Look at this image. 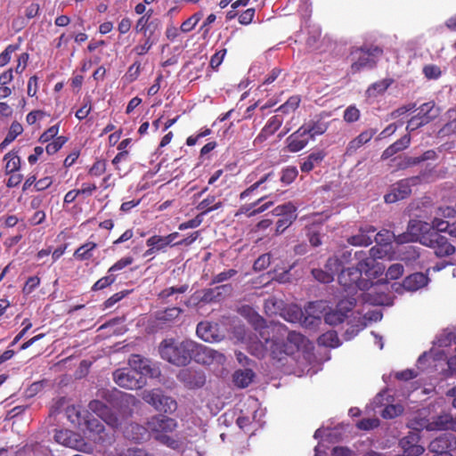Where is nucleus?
Returning <instances> with one entry per match:
<instances>
[{
	"label": "nucleus",
	"mask_w": 456,
	"mask_h": 456,
	"mask_svg": "<svg viewBox=\"0 0 456 456\" xmlns=\"http://www.w3.org/2000/svg\"><path fill=\"white\" fill-rule=\"evenodd\" d=\"M430 420L426 418L421 412L415 415L408 422V428L411 432L419 433V431L427 429L429 430Z\"/></svg>",
	"instance_id": "58836bf2"
},
{
	"label": "nucleus",
	"mask_w": 456,
	"mask_h": 456,
	"mask_svg": "<svg viewBox=\"0 0 456 456\" xmlns=\"http://www.w3.org/2000/svg\"><path fill=\"white\" fill-rule=\"evenodd\" d=\"M354 302L352 299L347 301H341L338 305V309L333 310L329 313H326L324 315L325 322L335 326L344 322L346 317V312L350 311L354 306Z\"/></svg>",
	"instance_id": "412c9836"
},
{
	"label": "nucleus",
	"mask_w": 456,
	"mask_h": 456,
	"mask_svg": "<svg viewBox=\"0 0 456 456\" xmlns=\"http://www.w3.org/2000/svg\"><path fill=\"white\" fill-rule=\"evenodd\" d=\"M148 247L155 248L157 251L167 248L163 236L153 235L146 240Z\"/></svg>",
	"instance_id": "bf43d9fd"
},
{
	"label": "nucleus",
	"mask_w": 456,
	"mask_h": 456,
	"mask_svg": "<svg viewBox=\"0 0 456 456\" xmlns=\"http://www.w3.org/2000/svg\"><path fill=\"white\" fill-rule=\"evenodd\" d=\"M116 456H154L142 448H128L117 453Z\"/></svg>",
	"instance_id": "0e129e2a"
},
{
	"label": "nucleus",
	"mask_w": 456,
	"mask_h": 456,
	"mask_svg": "<svg viewBox=\"0 0 456 456\" xmlns=\"http://www.w3.org/2000/svg\"><path fill=\"white\" fill-rule=\"evenodd\" d=\"M19 48L17 45H9L1 53H0V67L5 66L11 60V55Z\"/></svg>",
	"instance_id": "680f3d73"
},
{
	"label": "nucleus",
	"mask_w": 456,
	"mask_h": 456,
	"mask_svg": "<svg viewBox=\"0 0 456 456\" xmlns=\"http://www.w3.org/2000/svg\"><path fill=\"white\" fill-rule=\"evenodd\" d=\"M253 321L256 331L254 334L256 341L251 342L249 349L258 358L270 352L273 358L281 360L283 355H291L306 346L308 340L298 332L288 331L281 324L265 327L264 319L257 314L253 316Z\"/></svg>",
	"instance_id": "f257e3e1"
},
{
	"label": "nucleus",
	"mask_w": 456,
	"mask_h": 456,
	"mask_svg": "<svg viewBox=\"0 0 456 456\" xmlns=\"http://www.w3.org/2000/svg\"><path fill=\"white\" fill-rule=\"evenodd\" d=\"M422 72L425 77L429 80H436L442 76V70L440 67L435 64L425 65L422 69Z\"/></svg>",
	"instance_id": "3c124183"
},
{
	"label": "nucleus",
	"mask_w": 456,
	"mask_h": 456,
	"mask_svg": "<svg viewBox=\"0 0 456 456\" xmlns=\"http://www.w3.org/2000/svg\"><path fill=\"white\" fill-rule=\"evenodd\" d=\"M283 317L289 322L305 323L307 317H305L302 309L297 305H292L287 307L284 311Z\"/></svg>",
	"instance_id": "f704fd0d"
},
{
	"label": "nucleus",
	"mask_w": 456,
	"mask_h": 456,
	"mask_svg": "<svg viewBox=\"0 0 456 456\" xmlns=\"http://www.w3.org/2000/svg\"><path fill=\"white\" fill-rule=\"evenodd\" d=\"M142 398L159 411L171 414L177 409L176 401L171 396L163 395L159 389L144 390Z\"/></svg>",
	"instance_id": "1a4fd4ad"
},
{
	"label": "nucleus",
	"mask_w": 456,
	"mask_h": 456,
	"mask_svg": "<svg viewBox=\"0 0 456 456\" xmlns=\"http://www.w3.org/2000/svg\"><path fill=\"white\" fill-rule=\"evenodd\" d=\"M351 252L346 250L342 253L341 258H339L337 256L330 257L325 265V269H328L330 272H332L334 275L341 269L343 265L349 260Z\"/></svg>",
	"instance_id": "e433bc0d"
},
{
	"label": "nucleus",
	"mask_w": 456,
	"mask_h": 456,
	"mask_svg": "<svg viewBox=\"0 0 456 456\" xmlns=\"http://www.w3.org/2000/svg\"><path fill=\"white\" fill-rule=\"evenodd\" d=\"M392 238H395V240H396V236L394 233H390L387 230L381 231L374 236L375 241L380 245L388 244L391 241Z\"/></svg>",
	"instance_id": "69168bd1"
},
{
	"label": "nucleus",
	"mask_w": 456,
	"mask_h": 456,
	"mask_svg": "<svg viewBox=\"0 0 456 456\" xmlns=\"http://www.w3.org/2000/svg\"><path fill=\"white\" fill-rule=\"evenodd\" d=\"M387 404L385 406V408L380 411L381 416L384 419H393L398 415H400L403 409L399 404H388V398L386 399Z\"/></svg>",
	"instance_id": "09e8293b"
},
{
	"label": "nucleus",
	"mask_w": 456,
	"mask_h": 456,
	"mask_svg": "<svg viewBox=\"0 0 456 456\" xmlns=\"http://www.w3.org/2000/svg\"><path fill=\"white\" fill-rule=\"evenodd\" d=\"M147 426L149 431L158 442L172 449L179 448V441L168 435L177 428V421L175 419L159 414L151 417L147 421Z\"/></svg>",
	"instance_id": "20e7f679"
},
{
	"label": "nucleus",
	"mask_w": 456,
	"mask_h": 456,
	"mask_svg": "<svg viewBox=\"0 0 456 456\" xmlns=\"http://www.w3.org/2000/svg\"><path fill=\"white\" fill-rule=\"evenodd\" d=\"M196 333L199 338L206 342H216L219 340V336L211 324L208 322H200L196 329Z\"/></svg>",
	"instance_id": "473e14b6"
},
{
	"label": "nucleus",
	"mask_w": 456,
	"mask_h": 456,
	"mask_svg": "<svg viewBox=\"0 0 456 456\" xmlns=\"http://www.w3.org/2000/svg\"><path fill=\"white\" fill-rule=\"evenodd\" d=\"M392 83L393 79L391 78H385L376 83H373L368 87L366 94L369 97H377L378 95L385 93Z\"/></svg>",
	"instance_id": "ea45409f"
},
{
	"label": "nucleus",
	"mask_w": 456,
	"mask_h": 456,
	"mask_svg": "<svg viewBox=\"0 0 456 456\" xmlns=\"http://www.w3.org/2000/svg\"><path fill=\"white\" fill-rule=\"evenodd\" d=\"M431 232L430 224L420 220H411L409 222L407 231L396 235V242L403 244L419 241L423 244V240H429L431 238Z\"/></svg>",
	"instance_id": "0eeeda50"
},
{
	"label": "nucleus",
	"mask_w": 456,
	"mask_h": 456,
	"mask_svg": "<svg viewBox=\"0 0 456 456\" xmlns=\"http://www.w3.org/2000/svg\"><path fill=\"white\" fill-rule=\"evenodd\" d=\"M195 342L190 339L178 342L173 338L163 340L159 347L162 359L177 366H185L191 360Z\"/></svg>",
	"instance_id": "7ed1b4c3"
},
{
	"label": "nucleus",
	"mask_w": 456,
	"mask_h": 456,
	"mask_svg": "<svg viewBox=\"0 0 456 456\" xmlns=\"http://www.w3.org/2000/svg\"><path fill=\"white\" fill-rule=\"evenodd\" d=\"M376 133L377 130L373 128L362 131L358 136L349 142L346 153L353 154L360 147L370 142Z\"/></svg>",
	"instance_id": "c85d7f7f"
},
{
	"label": "nucleus",
	"mask_w": 456,
	"mask_h": 456,
	"mask_svg": "<svg viewBox=\"0 0 456 456\" xmlns=\"http://www.w3.org/2000/svg\"><path fill=\"white\" fill-rule=\"evenodd\" d=\"M145 38V41L142 45H136L134 47V52L138 55H143L149 52V50L151 48V46L155 44L156 38L154 36V30H151L149 33V36L143 37Z\"/></svg>",
	"instance_id": "de8ad7c7"
},
{
	"label": "nucleus",
	"mask_w": 456,
	"mask_h": 456,
	"mask_svg": "<svg viewBox=\"0 0 456 456\" xmlns=\"http://www.w3.org/2000/svg\"><path fill=\"white\" fill-rule=\"evenodd\" d=\"M414 178L403 179L393 185L391 191L385 195L387 203H394L407 198L411 192V184Z\"/></svg>",
	"instance_id": "aec40b11"
},
{
	"label": "nucleus",
	"mask_w": 456,
	"mask_h": 456,
	"mask_svg": "<svg viewBox=\"0 0 456 456\" xmlns=\"http://www.w3.org/2000/svg\"><path fill=\"white\" fill-rule=\"evenodd\" d=\"M22 132V126L19 122L14 121L12 123L5 137L8 138V141L13 142L16 139V137L20 135Z\"/></svg>",
	"instance_id": "338daca9"
},
{
	"label": "nucleus",
	"mask_w": 456,
	"mask_h": 456,
	"mask_svg": "<svg viewBox=\"0 0 456 456\" xmlns=\"http://www.w3.org/2000/svg\"><path fill=\"white\" fill-rule=\"evenodd\" d=\"M361 277L359 270L355 267H348L341 270L338 274V282L348 294L356 292L357 289L369 290L364 299L372 305H382L391 304L389 297L383 290H380V288L383 286L382 284L371 283L370 285L369 281L361 279Z\"/></svg>",
	"instance_id": "f03ea898"
},
{
	"label": "nucleus",
	"mask_w": 456,
	"mask_h": 456,
	"mask_svg": "<svg viewBox=\"0 0 456 456\" xmlns=\"http://www.w3.org/2000/svg\"><path fill=\"white\" fill-rule=\"evenodd\" d=\"M297 175V170L296 167H287L282 171V175L281 177V182L289 184L292 183Z\"/></svg>",
	"instance_id": "774afa93"
},
{
	"label": "nucleus",
	"mask_w": 456,
	"mask_h": 456,
	"mask_svg": "<svg viewBox=\"0 0 456 456\" xmlns=\"http://www.w3.org/2000/svg\"><path fill=\"white\" fill-rule=\"evenodd\" d=\"M301 102V99L298 95H293L289 97L286 102H284L282 105H281L275 112L278 114L282 115L284 118V115H289L290 113H293L299 106Z\"/></svg>",
	"instance_id": "a19ab883"
},
{
	"label": "nucleus",
	"mask_w": 456,
	"mask_h": 456,
	"mask_svg": "<svg viewBox=\"0 0 456 456\" xmlns=\"http://www.w3.org/2000/svg\"><path fill=\"white\" fill-rule=\"evenodd\" d=\"M159 20H150L149 16H141L136 21L134 29L137 33L142 34L143 37L149 36L151 30H156L158 28Z\"/></svg>",
	"instance_id": "72a5a7b5"
},
{
	"label": "nucleus",
	"mask_w": 456,
	"mask_h": 456,
	"mask_svg": "<svg viewBox=\"0 0 456 456\" xmlns=\"http://www.w3.org/2000/svg\"><path fill=\"white\" fill-rule=\"evenodd\" d=\"M4 161L6 162L5 164V174H12L16 171H18L20 167V159L17 155V153L13 151H9L4 156Z\"/></svg>",
	"instance_id": "79ce46f5"
},
{
	"label": "nucleus",
	"mask_w": 456,
	"mask_h": 456,
	"mask_svg": "<svg viewBox=\"0 0 456 456\" xmlns=\"http://www.w3.org/2000/svg\"><path fill=\"white\" fill-rule=\"evenodd\" d=\"M88 408L112 428H118L121 426V419L111 412L110 408L101 401H91L88 404Z\"/></svg>",
	"instance_id": "dca6fc26"
},
{
	"label": "nucleus",
	"mask_w": 456,
	"mask_h": 456,
	"mask_svg": "<svg viewBox=\"0 0 456 456\" xmlns=\"http://www.w3.org/2000/svg\"><path fill=\"white\" fill-rule=\"evenodd\" d=\"M116 280L114 274L109 273L108 275L98 280L93 286V290H101L111 285Z\"/></svg>",
	"instance_id": "4d7b16f0"
},
{
	"label": "nucleus",
	"mask_w": 456,
	"mask_h": 456,
	"mask_svg": "<svg viewBox=\"0 0 456 456\" xmlns=\"http://www.w3.org/2000/svg\"><path fill=\"white\" fill-rule=\"evenodd\" d=\"M423 245L433 248L439 257L448 256L455 252V247L449 242L448 239L436 232H432L431 238L429 240H423Z\"/></svg>",
	"instance_id": "ddd939ff"
},
{
	"label": "nucleus",
	"mask_w": 456,
	"mask_h": 456,
	"mask_svg": "<svg viewBox=\"0 0 456 456\" xmlns=\"http://www.w3.org/2000/svg\"><path fill=\"white\" fill-rule=\"evenodd\" d=\"M417 115L413 116L407 124L406 130L412 132L436 119L440 115V108L434 102H428L421 104L418 109Z\"/></svg>",
	"instance_id": "6e6552de"
},
{
	"label": "nucleus",
	"mask_w": 456,
	"mask_h": 456,
	"mask_svg": "<svg viewBox=\"0 0 456 456\" xmlns=\"http://www.w3.org/2000/svg\"><path fill=\"white\" fill-rule=\"evenodd\" d=\"M54 439L58 444L67 447L76 449L81 452H86L87 444L84 442L78 434L70 430H59L54 435Z\"/></svg>",
	"instance_id": "a211bd4d"
},
{
	"label": "nucleus",
	"mask_w": 456,
	"mask_h": 456,
	"mask_svg": "<svg viewBox=\"0 0 456 456\" xmlns=\"http://www.w3.org/2000/svg\"><path fill=\"white\" fill-rule=\"evenodd\" d=\"M319 343L329 347H338L339 339L334 331H328L319 338Z\"/></svg>",
	"instance_id": "8fccbe9b"
},
{
	"label": "nucleus",
	"mask_w": 456,
	"mask_h": 456,
	"mask_svg": "<svg viewBox=\"0 0 456 456\" xmlns=\"http://www.w3.org/2000/svg\"><path fill=\"white\" fill-rule=\"evenodd\" d=\"M311 140L300 126L297 131L289 135L286 139L287 150L289 152H298L305 149Z\"/></svg>",
	"instance_id": "5701e85b"
},
{
	"label": "nucleus",
	"mask_w": 456,
	"mask_h": 456,
	"mask_svg": "<svg viewBox=\"0 0 456 456\" xmlns=\"http://www.w3.org/2000/svg\"><path fill=\"white\" fill-rule=\"evenodd\" d=\"M133 261H134V259L131 256L123 257V258L119 259L118 261H117L113 265H111L109 268L108 273L113 274L114 273H116L118 271H121L125 267L130 265L133 263Z\"/></svg>",
	"instance_id": "13d9d810"
},
{
	"label": "nucleus",
	"mask_w": 456,
	"mask_h": 456,
	"mask_svg": "<svg viewBox=\"0 0 456 456\" xmlns=\"http://www.w3.org/2000/svg\"><path fill=\"white\" fill-rule=\"evenodd\" d=\"M326 153L323 151H315L308 155L306 159L303 160L300 165V169L302 172L309 173L315 167L319 166L323 159L325 158Z\"/></svg>",
	"instance_id": "c756f323"
},
{
	"label": "nucleus",
	"mask_w": 456,
	"mask_h": 456,
	"mask_svg": "<svg viewBox=\"0 0 456 456\" xmlns=\"http://www.w3.org/2000/svg\"><path fill=\"white\" fill-rule=\"evenodd\" d=\"M273 174L272 172L263 175L258 181L254 183L252 185H250L248 188H247L245 191H243L240 193V200H244L247 197H248L249 195H251L256 190L260 188L264 183L271 181L273 179Z\"/></svg>",
	"instance_id": "49530a36"
},
{
	"label": "nucleus",
	"mask_w": 456,
	"mask_h": 456,
	"mask_svg": "<svg viewBox=\"0 0 456 456\" xmlns=\"http://www.w3.org/2000/svg\"><path fill=\"white\" fill-rule=\"evenodd\" d=\"M453 435L444 434L434 440L428 445V450L434 454L450 453L453 450Z\"/></svg>",
	"instance_id": "b1692460"
},
{
	"label": "nucleus",
	"mask_w": 456,
	"mask_h": 456,
	"mask_svg": "<svg viewBox=\"0 0 456 456\" xmlns=\"http://www.w3.org/2000/svg\"><path fill=\"white\" fill-rule=\"evenodd\" d=\"M301 127L311 140H314L316 136L323 134L328 130L329 123L320 117H315L305 121Z\"/></svg>",
	"instance_id": "4be33fe9"
},
{
	"label": "nucleus",
	"mask_w": 456,
	"mask_h": 456,
	"mask_svg": "<svg viewBox=\"0 0 456 456\" xmlns=\"http://www.w3.org/2000/svg\"><path fill=\"white\" fill-rule=\"evenodd\" d=\"M177 379L189 389L200 388L206 383L205 373L191 368L181 370L177 374Z\"/></svg>",
	"instance_id": "2eb2a0df"
},
{
	"label": "nucleus",
	"mask_w": 456,
	"mask_h": 456,
	"mask_svg": "<svg viewBox=\"0 0 456 456\" xmlns=\"http://www.w3.org/2000/svg\"><path fill=\"white\" fill-rule=\"evenodd\" d=\"M375 232V227L371 225L361 227L359 233L349 237L347 241L354 246H369L372 243V238Z\"/></svg>",
	"instance_id": "a878e982"
},
{
	"label": "nucleus",
	"mask_w": 456,
	"mask_h": 456,
	"mask_svg": "<svg viewBox=\"0 0 456 456\" xmlns=\"http://www.w3.org/2000/svg\"><path fill=\"white\" fill-rule=\"evenodd\" d=\"M411 143V136L409 134L403 135L402 138L388 146L381 155L382 159H387L399 151L408 148Z\"/></svg>",
	"instance_id": "7c9ffc66"
},
{
	"label": "nucleus",
	"mask_w": 456,
	"mask_h": 456,
	"mask_svg": "<svg viewBox=\"0 0 456 456\" xmlns=\"http://www.w3.org/2000/svg\"><path fill=\"white\" fill-rule=\"evenodd\" d=\"M360 110L354 106H348L344 111V120L347 123L356 122L360 118Z\"/></svg>",
	"instance_id": "5fc2aeb1"
},
{
	"label": "nucleus",
	"mask_w": 456,
	"mask_h": 456,
	"mask_svg": "<svg viewBox=\"0 0 456 456\" xmlns=\"http://www.w3.org/2000/svg\"><path fill=\"white\" fill-rule=\"evenodd\" d=\"M66 142L67 138L65 136H57L52 142L46 145L45 151L49 155H53L59 151Z\"/></svg>",
	"instance_id": "864d4df0"
},
{
	"label": "nucleus",
	"mask_w": 456,
	"mask_h": 456,
	"mask_svg": "<svg viewBox=\"0 0 456 456\" xmlns=\"http://www.w3.org/2000/svg\"><path fill=\"white\" fill-rule=\"evenodd\" d=\"M102 396L118 411L122 419L131 417L134 409L140 404V401L133 395L123 393L116 389L112 391H103Z\"/></svg>",
	"instance_id": "423d86ee"
},
{
	"label": "nucleus",
	"mask_w": 456,
	"mask_h": 456,
	"mask_svg": "<svg viewBox=\"0 0 456 456\" xmlns=\"http://www.w3.org/2000/svg\"><path fill=\"white\" fill-rule=\"evenodd\" d=\"M187 289H188V285H182L180 287H170V288L163 289L159 294V297L161 299H167L175 293L183 294V293L186 292Z\"/></svg>",
	"instance_id": "6e6d98bb"
},
{
	"label": "nucleus",
	"mask_w": 456,
	"mask_h": 456,
	"mask_svg": "<svg viewBox=\"0 0 456 456\" xmlns=\"http://www.w3.org/2000/svg\"><path fill=\"white\" fill-rule=\"evenodd\" d=\"M183 313V310L179 307H171L167 308L165 311H159L156 314V318L159 321L164 322H171L176 320L180 314Z\"/></svg>",
	"instance_id": "c03bdc74"
},
{
	"label": "nucleus",
	"mask_w": 456,
	"mask_h": 456,
	"mask_svg": "<svg viewBox=\"0 0 456 456\" xmlns=\"http://www.w3.org/2000/svg\"><path fill=\"white\" fill-rule=\"evenodd\" d=\"M283 120L284 118L282 115L278 113L270 118L259 134L256 137L255 143H261L273 135L281 127Z\"/></svg>",
	"instance_id": "393cba45"
},
{
	"label": "nucleus",
	"mask_w": 456,
	"mask_h": 456,
	"mask_svg": "<svg viewBox=\"0 0 456 456\" xmlns=\"http://www.w3.org/2000/svg\"><path fill=\"white\" fill-rule=\"evenodd\" d=\"M456 428V419L450 414L444 413L430 420L429 431L433 430H448Z\"/></svg>",
	"instance_id": "cd10ccee"
},
{
	"label": "nucleus",
	"mask_w": 456,
	"mask_h": 456,
	"mask_svg": "<svg viewBox=\"0 0 456 456\" xmlns=\"http://www.w3.org/2000/svg\"><path fill=\"white\" fill-rule=\"evenodd\" d=\"M419 435L416 432H409V434L403 437L399 445L403 451L404 456H419L424 452L425 449L422 445L419 444Z\"/></svg>",
	"instance_id": "6ab92c4d"
},
{
	"label": "nucleus",
	"mask_w": 456,
	"mask_h": 456,
	"mask_svg": "<svg viewBox=\"0 0 456 456\" xmlns=\"http://www.w3.org/2000/svg\"><path fill=\"white\" fill-rule=\"evenodd\" d=\"M428 283V278L422 273H414L407 276L402 284L394 283L391 288L397 293H402L403 290L414 292L422 289Z\"/></svg>",
	"instance_id": "f3484780"
},
{
	"label": "nucleus",
	"mask_w": 456,
	"mask_h": 456,
	"mask_svg": "<svg viewBox=\"0 0 456 456\" xmlns=\"http://www.w3.org/2000/svg\"><path fill=\"white\" fill-rule=\"evenodd\" d=\"M194 360L196 362L210 365L212 363L223 364L225 361V357L223 354L218 351L201 345L195 342V348H193V355H191V360Z\"/></svg>",
	"instance_id": "9b49d317"
},
{
	"label": "nucleus",
	"mask_w": 456,
	"mask_h": 456,
	"mask_svg": "<svg viewBox=\"0 0 456 456\" xmlns=\"http://www.w3.org/2000/svg\"><path fill=\"white\" fill-rule=\"evenodd\" d=\"M124 436L126 438L140 443L146 440L149 437L148 427L145 428L137 423H131L124 428Z\"/></svg>",
	"instance_id": "bb28decb"
},
{
	"label": "nucleus",
	"mask_w": 456,
	"mask_h": 456,
	"mask_svg": "<svg viewBox=\"0 0 456 456\" xmlns=\"http://www.w3.org/2000/svg\"><path fill=\"white\" fill-rule=\"evenodd\" d=\"M403 273V266L401 264H394L387 271L386 277L390 280H396Z\"/></svg>",
	"instance_id": "e2e57ef3"
},
{
	"label": "nucleus",
	"mask_w": 456,
	"mask_h": 456,
	"mask_svg": "<svg viewBox=\"0 0 456 456\" xmlns=\"http://www.w3.org/2000/svg\"><path fill=\"white\" fill-rule=\"evenodd\" d=\"M128 363L131 370H134L142 375L144 379L147 376L150 378H157L160 373L159 369L152 364L149 359L143 358L138 354H133L129 358Z\"/></svg>",
	"instance_id": "4468645a"
},
{
	"label": "nucleus",
	"mask_w": 456,
	"mask_h": 456,
	"mask_svg": "<svg viewBox=\"0 0 456 456\" xmlns=\"http://www.w3.org/2000/svg\"><path fill=\"white\" fill-rule=\"evenodd\" d=\"M312 274L316 281L322 283H330L334 280L333 273L328 269H313Z\"/></svg>",
	"instance_id": "603ef678"
},
{
	"label": "nucleus",
	"mask_w": 456,
	"mask_h": 456,
	"mask_svg": "<svg viewBox=\"0 0 456 456\" xmlns=\"http://www.w3.org/2000/svg\"><path fill=\"white\" fill-rule=\"evenodd\" d=\"M355 256L359 259L355 268L361 272V275L365 274L367 278L370 279L376 278L383 273L384 268L373 257L368 256L366 252L356 251Z\"/></svg>",
	"instance_id": "f8f14e48"
},
{
	"label": "nucleus",
	"mask_w": 456,
	"mask_h": 456,
	"mask_svg": "<svg viewBox=\"0 0 456 456\" xmlns=\"http://www.w3.org/2000/svg\"><path fill=\"white\" fill-rule=\"evenodd\" d=\"M222 207V202L217 201L216 202V197L215 196H208L202 201L199 203L197 206V209L200 210L201 216L203 217L204 215L208 214L210 211L218 209Z\"/></svg>",
	"instance_id": "37998d69"
},
{
	"label": "nucleus",
	"mask_w": 456,
	"mask_h": 456,
	"mask_svg": "<svg viewBox=\"0 0 456 456\" xmlns=\"http://www.w3.org/2000/svg\"><path fill=\"white\" fill-rule=\"evenodd\" d=\"M59 127L60 126L58 124L49 127L46 131H45L41 134V136L39 138V142L42 143H45V142H50L53 138L55 139L59 133Z\"/></svg>",
	"instance_id": "052dcab7"
},
{
	"label": "nucleus",
	"mask_w": 456,
	"mask_h": 456,
	"mask_svg": "<svg viewBox=\"0 0 456 456\" xmlns=\"http://www.w3.org/2000/svg\"><path fill=\"white\" fill-rule=\"evenodd\" d=\"M255 374L250 369L238 370L233 374V382L239 387H247L253 380Z\"/></svg>",
	"instance_id": "c9c22d12"
},
{
	"label": "nucleus",
	"mask_w": 456,
	"mask_h": 456,
	"mask_svg": "<svg viewBox=\"0 0 456 456\" xmlns=\"http://www.w3.org/2000/svg\"><path fill=\"white\" fill-rule=\"evenodd\" d=\"M232 287L231 284H224L216 288L208 289L203 297L205 301L220 300L221 298L232 293Z\"/></svg>",
	"instance_id": "2f4dec72"
},
{
	"label": "nucleus",
	"mask_w": 456,
	"mask_h": 456,
	"mask_svg": "<svg viewBox=\"0 0 456 456\" xmlns=\"http://www.w3.org/2000/svg\"><path fill=\"white\" fill-rule=\"evenodd\" d=\"M273 214L281 217L292 216L293 217L297 218V207L291 202H287L277 206L273 209Z\"/></svg>",
	"instance_id": "a18cd8bd"
},
{
	"label": "nucleus",
	"mask_w": 456,
	"mask_h": 456,
	"mask_svg": "<svg viewBox=\"0 0 456 456\" xmlns=\"http://www.w3.org/2000/svg\"><path fill=\"white\" fill-rule=\"evenodd\" d=\"M97 248V244L88 241L76 249L74 257L80 261L89 260L94 256V250Z\"/></svg>",
	"instance_id": "4c0bfd02"
},
{
	"label": "nucleus",
	"mask_w": 456,
	"mask_h": 456,
	"mask_svg": "<svg viewBox=\"0 0 456 456\" xmlns=\"http://www.w3.org/2000/svg\"><path fill=\"white\" fill-rule=\"evenodd\" d=\"M383 50L378 45H364L353 48L350 53V72L355 74L364 69H373Z\"/></svg>",
	"instance_id": "39448f33"
},
{
	"label": "nucleus",
	"mask_w": 456,
	"mask_h": 456,
	"mask_svg": "<svg viewBox=\"0 0 456 456\" xmlns=\"http://www.w3.org/2000/svg\"><path fill=\"white\" fill-rule=\"evenodd\" d=\"M113 379L117 385L126 389H138L145 385L142 375L131 369H119L113 372Z\"/></svg>",
	"instance_id": "9d476101"
}]
</instances>
